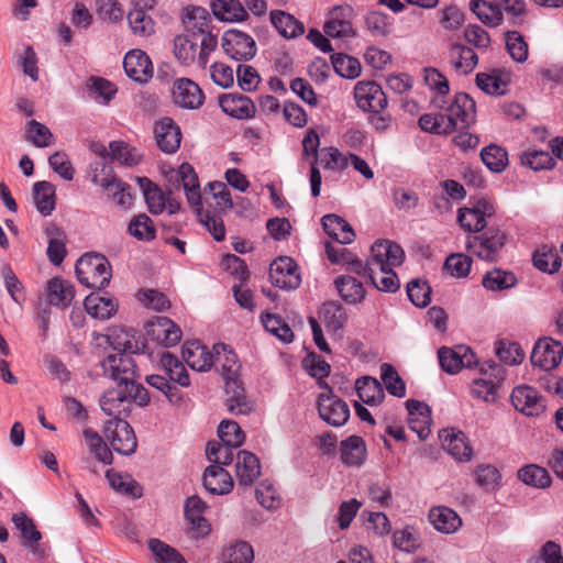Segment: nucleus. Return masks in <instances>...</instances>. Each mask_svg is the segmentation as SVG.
<instances>
[{
  "instance_id": "f257e3e1",
  "label": "nucleus",
  "mask_w": 563,
  "mask_h": 563,
  "mask_svg": "<svg viewBox=\"0 0 563 563\" xmlns=\"http://www.w3.org/2000/svg\"><path fill=\"white\" fill-rule=\"evenodd\" d=\"M495 213V206L484 198L457 211V222L461 228L472 233L466 236L465 249L472 255L487 262L498 260L508 238L506 232L498 228L490 227L483 231Z\"/></svg>"
},
{
  "instance_id": "f03ea898",
  "label": "nucleus",
  "mask_w": 563,
  "mask_h": 563,
  "mask_svg": "<svg viewBox=\"0 0 563 563\" xmlns=\"http://www.w3.org/2000/svg\"><path fill=\"white\" fill-rule=\"evenodd\" d=\"M108 340L118 353L108 354L99 362L100 375L115 382L120 387L129 388L130 396L134 398V402L139 406H147L151 401L147 389L134 380L136 377V364L131 355L133 344L128 331L113 332L108 335Z\"/></svg>"
},
{
  "instance_id": "7ed1b4c3",
  "label": "nucleus",
  "mask_w": 563,
  "mask_h": 563,
  "mask_svg": "<svg viewBox=\"0 0 563 563\" xmlns=\"http://www.w3.org/2000/svg\"><path fill=\"white\" fill-rule=\"evenodd\" d=\"M158 365L164 375H148L146 376V383L162 391L172 404H179L183 400V394L176 385L180 387H188L190 385L188 371L183 362L170 352L161 354Z\"/></svg>"
},
{
  "instance_id": "20e7f679",
  "label": "nucleus",
  "mask_w": 563,
  "mask_h": 563,
  "mask_svg": "<svg viewBox=\"0 0 563 563\" xmlns=\"http://www.w3.org/2000/svg\"><path fill=\"white\" fill-rule=\"evenodd\" d=\"M75 272L78 282L91 289H103L111 279V266L101 254L87 253L76 263Z\"/></svg>"
},
{
  "instance_id": "39448f33",
  "label": "nucleus",
  "mask_w": 563,
  "mask_h": 563,
  "mask_svg": "<svg viewBox=\"0 0 563 563\" xmlns=\"http://www.w3.org/2000/svg\"><path fill=\"white\" fill-rule=\"evenodd\" d=\"M183 22L184 33L197 36L202 41V57L206 51L217 49L218 34L213 33L212 19L207 9L201 7L186 8Z\"/></svg>"
},
{
  "instance_id": "423d86ee",
  "label": "nucleus",
  "mask_w": 563,
  "mask_h": 563,
  "mask_svg": "<svg viewBox=\"0 0 563 563\" xmlns=\"http://www.w3.org/2000/svg\"><path fill=\"white\" fill-rule=\"evenodd\" d=\"M174 56L183 66L197 65L199 68L205 69L209 62L210 53L213 51H206L202 58V41L191 34H178L174 38Z\"/></svg>"
},
{
  "instance_id": "0eeeda50",
  "label": "nucleus",
  "mask_w": 563,
  "mask_h": 563,
  "mask_svg": "<svg viewBox=\"0 0 563 563\" xmlns=\"http://www.w3.org/2000/svg\"><path fill=\"white\" fill-rule=\"evenodd\" d=\"M104 438L119 454L131 455L137 448V440L132 427L124 419H110L103 428Z\"/></svg>"
},
{
  "instance_id": "6e6552de",
  "label": "nucleus",
  "mask_w": 563,
  "mask_h": 563,
  "mask_svg": "<svg viewBox=\"0 0 563 563\" xmlns=\"http://www.w3.org/2000/svg\"><path fill=\"white\" fill-rule=\"evenodd\" d=\"M475 101L464 92L456 93L453 101L444 109L446 128L451 133L457 129L470 126L475 121Z\"/></svg>"
},
{
  "instance_id": "1a4fd4ad",
  "label": "nucleus",
  "mask_w": 563,
  "mask_h": 563,
  "mask_svg": "<svg viewBox=\"0 0 563 563\" xmlns=\"http://www.w3.org/2000/svg\"><path fill=\"white\" fill-rule=\"evenodd\" d=\"M327 393L318 396L317 407L320 418L332 427L343 426L350 418L347 404L333 394L332 388L324 384Z\"/></svg>"
},
{
  "instance_id": "9d476101",
  "label": "nucleus",
  "mask_w": 563,
  "mask_h": 563,
  "mask_svg": "<svg viewBox=\"0 0 563 563\" xmlns=\"http://www.w3.org/2000/svg\"><path fill=\"white\" fill-rule=\"evenodd\" d=\"M372 256L362 265V271H375L383 268H390L400 266L405 260V252L402 247L391 241L382 240L377 241L371 249Z\"/></svg>"
},
{
  "instance_id": "9b49d317",
  "label": "nucleus",
  "mask_w": 563,
  "mask_h": 563,
  "mask_svg": "<svg viewBox=\"0 0 563 563\" xmlns=\"http://www.w3.org/2000/svg\"><path fill=\"white\" fill-rule=\"evenodd\" d=\"M221 46L230 58L239 62L252 59L257 51L255 40L236 29L224 32Z\"/></svg>"
},
{
  "instance_id": "f8f14e48",
  "label": "nucleus",
  "mask_w": 563,
  "mask_h": 563,
  "mask_svg": "<svg viewBox=\"0 0 563 563\" xmlns=\"http://www.w3.org/2000/svg\"><path fill=\"white\" fill-rule=\"evenodd\" d=\"M438 357L441 368L451 375L457 374L463 367L473 368L478 365L475 353L470 346L463 344L441 347L438 351Z\"/></svg>"
},
{
  "instance_id": "ddd939ff",
  "label": "nucleus",
  "mask_w": 563,
  "mask_h": 563,
  "mask_svg": "<svg viewBox=\"0 0 563 563\" xmlns=\"http://www.w3.org/2000/svg\"><path fill=\"white\" fill-rule=\"evenodd\" d=\"M563 345L552 338L539 339L531 352V363L543 371L555 368L562 361Z\"/></svg>"
},
{
  "instance_id": "4468645a",
  "label": "nucleus",
  "mask_w": 563,
  "mask_h": 563,
  "mask_svg": "<svg viewBox=\"0 0 563 563\" xmlns=\"http://www.w3.org/2000/svg\"><path fill=\"white\" fill-rule=\"evenodd\" d=\"M357 107L366 112L383 111L387 107V97L375 81H358L354 87Z\"/></svg>"
},
{
  "instance_id": "2eb2a0df",
  "label": "nucleus",
  "mask_w": 563,
  "mask_h": 563,
  "mask_svg": "<svg viewBox=\"0 0 563 563\" xmlns=\"http://www.w3.org/2000/svg\"><path fill=\"white\" fill-rule=\"evenodd\" d=\"M269 278L274 286L286 290L296 289L301 283L298 266L288 256H280L271 264Z\"/></svg>"
},
{
  "instance_id": "dca6fc26",
  "label": "nucleus",
  "mask_w": 563,
  "mask_h": 563,
  "mask_svg": "<svg viewBox=\"0 0 563 563\" xmlns=\"http://www.w3.org/2000/svg\"><path fill=\"white\" fill-rule=\"evenodd\" d=\"M173 101L181 109L197 110L205 102V93L194 80L178 78L173 85Z\"/></svg>"
},
{
  "instance_id": "f3484780",
  "label": "nucleus",
  "mask_w": 563,
  "mask_h": 563,
  "mask_svg": "<svg viewBox=\"0 0 563 563\" xmlns=\"http://www.w3.org/2000/svg\"><path fill=\"white\" fill-rule=\"evenodd\" d=\"M154 136L158 148L166 154L176 153L183 137L179 125L169 117L155 122Z\"/></svg>"
},
{
  "instance_id": "a211bd4d",
  "label": "nucleus",
  "mask_w": 563,
  "mask_h": 563,
  "mask_svg": "<svg viewBox=\"0 0 563 563\" xmlns=\"http://www.w3.org/2000/svg\"><path fill=\"white\" fill-rule=\"evenodd\" d=\"M132 401L134 398L130 396L129 388L109 389L100 397V407L111 419H122V416H129Z\"/></svg>"
},
{
  "instance_id": "6ab92c4d",
  "label": "nucleus",
  "mask_w": 563,
  "mask_h": 563,
  "mask_svg": "<svg viewBox=\"0 0 563 563\" xmlns=\"http://www.w3.org/2000/svg\"><path fill=\"white\" fill-rule=\"evenodd\" d=\"M213 366H216L225 384L231 380H241V365L238 362L236 354L227 344L218 343L213 345Z\"/></svg>"
},
{
  "instance_id": "aec40b11",
  "label": "nucleus",
  "mask_w": 563,
  "mask_h": 563,
  "mask_svg": "<svg viewBox=\"0 0 563 563\" xmlns=\"http://www.w3.org/2000/svg\"><path fill=\"white\" fill-rule=\"evenodd\" d=\"M510 398L514 407L526 416H538L544 409L542 397L531 386L515 387Z\"/></svg>"
},
{
  "instance_id": "412c9836",
  "label": "nucleus",
  "mask_w": 563,
  "mask_h": 563,
  "mask_svg": "<svg viewBox=\"0 0 563 563\" xmlns=\"http://www.w3.org/2000/svg\"><path fill=\"white\" fill-rule=\"evenodd\" d=\"M442 448L460 462H467L472 457V448L467 443L464 432L454 428L442 429L439 432Z\"/></svg>"
},
{
  "instance_id": "4be33fe9",
  "label": "nucleus",
  "mask_w": 563,
  "mask_h": 563,
  "mask_svg": "<svg viewBox=\"0 0 563 563\" xmlns=\"http://www.w3.org/2000/svg\"><path fill=\"white\" fill-rule=\"evenodd\" d=\"M352 7L344 4L335 7L330 19L325 22L323 31L328 36L345 38L355 35V31L349 18L352 14Z\"/></svg>"
},
{
  "instance_id": "5701e85b",
  "label": "nucleus",
  "mask_w": 563,
  "mask_h": 563,
  "mask_svg": "<svg viewBox=\"0 0 563 563\" xmlns=\"http://www.w3.org/2000/svg\"><path fill=\"white\" fill-rule=\"evenodd\" d=\"M408 410V424L409 428L416 432L420 440H424L431 432V410L430 407L419 400L408 399L406 401Z\"/></svg>"
},
{
  "instance_id": "b1692460",
  "label": "nucleus",
  "mask_w": 563,
  "mask_h": 563,
  "mask_svg": "<svg viewBox=\"0 0 563 563\" xmlns=\"http://www.w3.org/2000/svg\"><path fill=\"white\" fill-rule=\"evenodd\" d=\"M219 106L224 113L240 120L252 119L256 113L254 102L244 95L224 93L219 97Z\"/></svg>"
},
{
  "instance_id": "393cba45",
  "label": "nucleus",
  "mask_w": 563,
  "mask_h": 563,
  "mask_svg": "<svg viewBox=\"0 0 563 563\" xmlns=\"http://www.w3.org/2000/svg\"><path fill=\"white\" fill-rule=\"evenodd\" d=\"M126 76L139 82H146L153 74L150 57L141 49L128 52L123 59Z\"/></svg>"
},
{
  "instance_id": "a878e982",
  "label": "nucleus",
  "mask_w": 563,
  "mask_h": 563,
  "mask_svg": "<svg viewBox=\"0 0 563 563\" xmlns=\"http://www.w3.org/2000/svg\"><path fill=\"white\" fill-rule=\"evenodd\" d=\"M318 317L329 333L342 338L347 316L341 303L335 301L324 302L318 312Z\"/></svg>"
},
{
  "instance_id": "bb28decb",
  "label": "nucleus",
  "mask_w": 563,
  "mask_h": 563,
  "mask_svg": "<svg viewBox=\"0 0 563 563\" xmlns=\"http://www.w3.org/2000/svg\"><path fill=\"white\" fill-rule=\"evenodd\" d=\"M91 181L107 190L108 196L122 208H129L132 205L131 187L126 183L117 178L115 176L99 177L93 175Z\"/></svg>"
},
{
  "instance_id": "cd10ccee",
  "label": "nucleus",
  "mask_w": 563,
  "mask_h": 563,
  "mask_svg": "<svg viewBox=\"0 0 563 563\" xmlns=\"http://www.w3.org/2000/svg\"><path fill=\"white\" fill-rule=\"evenodd\" d=\"M181 356L190 368L198 372H206L213 366V351L198 341L187 342L183 346Z\"/></svg>"
},
{
  "instance_id": "c85d7f7f",
  "label": "nucleus",
  "mask_w": 563,
  "mask_h": 563,
  "mask_svg": "<svg viewBox=\"0 0 563 563\" xmlns=\"http://www.w3.org/2000/svg\"><path fill=\"white\" fill-rule=\"evenodd\" d=\"M235 473L240 485L252 486L261 475L258 457L249 451H240L236 456Z\"/></svg>"
},
{
  "instance_id": "c756f323",
  "label": "nucleus",
  "mask_w": 563,
  "mask_h": 563,
  "mask_svg": "<svg viewBox=\"0 0 563 563\" xmlns=\"http://www.w3.org/2000/svg\"><path fill=\"white\" fill-rule=\"evenodd\" d=\"M202 481L205 488L213 495H225L233 488V479L230 473L221 466H208Z\"/></svg>"
},
{
  "instance_id": "7c9ffc66",
  "label": "nucleus",
  "mask_w": 563,
  "mask_h": 563,
  "mask_svg": "<svg viewBox=\"0 0 563 563\" xmlns=\"http://www.w3.org/2000/svg\"><path fill=\"white\" fill-rule=\"evenodd\" d=\"M174 174L176 180L183 185L188 203L192 207H199L201 205V192L194 167L189 163H183Z\"/></svg>"
},
{
  "instance_id": "2f4dec72",
  "label": "nucleus",
  "mask_w": 563,
  "mask_h": 563,
  "mask_svg": "<svg viewBox=\"0 0 563 563\" xmlns=\"http://www.w3.org/2000/svg\"><path fill=\"white\" fill-rule=\"evenodd\" d=\"M324 232L339 244H350L355 239L351 224L336 214H325L321 219Z\"/></svg>"
},
{
  "instance_id": "473e14b6",
  "label": "nucleus",
  "mask_w": 563,
  "mask_h": 563,
  "mask_svg": "<svg viewBox=\"0 0 563 563\" xmlns=\"http://www.w3.org/2000/svg\"><path fill=\"white\" fill-rule=\"evenodd\" d=\"M225 393L228 395L225 404L232 415H247L253 410L254 405L247 399L241 380L228 382Z\"/></svg>"
},
{
  "instance_id": "72a5a7b5",
  "label": "nucleus",
  "mask_w": 563,
  "mask_h": 563,
  "mask_svg": "<svg viewBox=\"0 0 563 563\" xmlns=\"http://www.w3.org/2000/svg\"><path fill=\"white\" fill-rule=\"evenodd\" d=\"M448 57L455 71L463 75L473 71L478 62L474 49L463 44H452L449 48Z\"/></svg>"
},
{
  "instance_id": "f704fd0d",
  "label": "nucleus",
  "mask_w": 563,
  "mask_h": 563,
  "mask_svg": "<svg viewBox=\"0 0 563 563\" xmlns=\"http://www.w3.org/2000/svg\"><path fill=\"white\" fill-rule=\"evenodd\" d=\"M46 291L49 305L62 309L70 306L75 297L73 284L59 277H54L47 282Z\"/></svg>"
},
{
  "instance_id": "c9c22d12",
  "label": "nucleus",
  "mask_w": 563,
  "mask_h": 563,
  "mask_svg": "<svg viewBox=\"0 0 563 563\" xmlns=\"http://www.w3.org/2000/svg\"><path fill=\"white\" fill-rule=\"evenodd\" d=\"M206 509V503L196 495L188 497L185 501V517L191 527L196 529L198 537H203L210 531V526L203 517Z\"/></svg>"
},
{
  "instance_id": "e433bc0d",
  "label": "nucleus",
  "mask_w": 563,
  "mask_h": 563,
  "mask_svg": "<svg viewBox=\"0 0 563 563\" xmlns=\"http://www.w3.org/2000/svg\"><path fill=\"white\" fill-rule=\"evenodd\" d=\"M210 5L213 15L223 22H242L249 16L240 0H212Z\"/></svg>"
},
{
  "instance_id": "4c0bfd02",
  "label": "nucleus",
  "mask_w": 563,
  "mask_h": 563,
  "mask_svg": "<svg viewBox=\"0 0 563 563\" xmlns=\"http://www.w3.org/2000/svg\"><path fill=\"white\" fill-rule=\"evenodd\" d=\"M33 200L36 210L43 216H51L56 205V188L46 180L36 181L33 185Z\"/></svg>"
},
{
  "instance_id": "58836bf2",
  "label": "nucleus",
  "mask_w": 563,
  "mask_h": 563,
  "mask_svg": "<svg viewBox=\"0 0 563 563\" xmlns=\"http://www.w3.org/2000/svg\"><path fill=\"white\" fill-rule=\"evenodd\" d=\"M341 461L347 466H361L366 459L365 441L358 435H351L340 444Z\"/></svg>"
},
{
  "instance_id": "ea45409f",
  "label": "nucleus",
  "mask_w": 563,
  "mask_h": 563,
  "mask_svg": "<svg viewBox=\"0 0 563 563\" xmlns=\"http://www.w3.org/2000/svg\"><path fill=\"white\" fill-rule=\"evenodd\" d=\"M271 22L276 31L285 38H296L305 32L303 23L285 11H272Z\"/></svg>"
},
{
  "instance_id": "a19ab883",
  "label": "nucleus",
  "mask_w": 563,
  "mask_h": 563,
  "mask_svg": "<svg viewBox=\"0 0 563 563\" xmlns=\"http://www.w3.org/2000/svg\"><path fill=\"white\" fill-rule=\"evenodd\" d=\"M358 398L366 405L374 406L383 401L385 394L382 384L372 376H363L355 382Z\"/></svg>"
},
{
  "instance_id": "79ce46f5",
  "label": "nucleus",
  "mask_w": 563,
  "mask_h": 563,
  "mask_svg": "<svg viewBox=\"0 0 563 563\" xmlns=\"http://www.w3.org/2000/svg\"><path fill=\"white\" fill-rule=\"evenodd\" d=\"M84 306L92 318L101 320L111 318L118 308V305L112 298L93 292L85 298Z\"/></svg>"
},
{
  "instance_id": "37998d69",
  "label": "nucleus",
  "mask_w": 563,
  "mask_h": 563,
  "mask_svg": "<svg viewBox=\"0 0 563 563\" xmlns=\"http://www.w3.org/2000/svg\"><path fill=\"white\" fill-rule=\"evenodd\" d=\"M334 285L341 298L347 303L356 305L365 298L363 284L353 276H339Z\"/></svg>"
},
{
  "instance_id": "c03bdc74",
  "label": "nucleus",
  "mask_w": 563,
  "mask_h": 563,
  "mask_svg": "<svg viewBox=\"0 0 563 563\" xmlns=\"http://www.w3.org/2000/svg\"><path fill=\"white\" fill-rule=\"evenodd\" d=\"M433 527L441 532L452 533L459 529L462 521L459 515L448 507H434L429 512Z\"/></svg>"
},
{
  "instance_id": "a18cd8bd",
  "label": "nucleus",
  "mask_w": 563,
  "mask_h": 563,
  "mask_svg": "<svg viewBox=\"0 0 563 563\" xmlns=\"http://www.w3.org/2000/svg\"><path fill=\"white\" fill-rule=\"evenodd\" d=\"M147 208L153 214H161L166 209V195L151 179L143 177L139 179Z\"/></svg>"
},
{
  "instance_id": "49530a36",
  "label": "nucleus",
  "mask_w": 563,
  "mask_h": 563,
  "mask_svg": "<svg viewBox=\"0 0 563 563\" xmlns=\"http://www.w3.org/2000/svg\"><path fill=\"white\" fill-rule=\"evenodd\" d=\"M154 327L153 334L165 346H174L181 339L180 328L169 318L158 317Z\"/></svg>"
},
{
  "instance_id": "de8ad7c7",
  "label": "nucleus",
  "mask_w": 563,
  "mask_h": 563,
  "mask_svg": "<svg viewBox=\"0 0 563 563\" xmlns=\"http://www.w3.org/2000/svg\"><path fill=\"white\" fill-rule=\"evenodd\" d=\"M362 272L365 276L369 278L371 283L380 291L396 292L400 287L398 276L394 272L393 267Z\"/></svg>"
},
{
  "instance_id": "09e8293b",
  "label": "nucleus",
  "mask_w": 563,
  "mask_h": 563,
  "mask_svg": "<svg viewBox=\"0 0 563 563\" xmlns=\"http://www.w3.org/2000/svg\"><path fill=\"white\" fill-rule=\"evenodd\" d=\"M90 453L104 465L113 463V455L103 438L93 429L87 428L82 432Z\"/></svg>"
},
{
  "instance_id": "8fccbe9b",
  "label": "nucleus",
  "mask_w": 563,
  "mask_h": 563,
  "mask_svg": "<svg viewBox=\"0 0 563 563\" xmlns=\"http://www.w3.org/2000/svg\"><path fill=\"white\" fill-rule=\"evenodd\" d=\"M482 284L487 290L501 291L515 287L517 278L511 272L494 268L484 275Z\"/></svg>"
},
{
  "instance_id": "3c124183",
  "label": "nucleus",
  "mask_w": 563,
  "mask_h": 563,
  "mask_svg": "<svg viewBox=\"0 0 563 563\" xmlns=\"http://www.w3.org/2000/svg\"><path fill=\"white\" fill-rule=\"evenodd\" d=\"M518 478L526 485L545 488L551 484V476L544 467L529 464L518 470Z\"/></svg>"
},
{
  "instance_id": "603ef678",
  "label": "nucleus",
  "mask_w": 563,
  "mask_h": 563,
  "mask_svg": "<svg viewBox=\"0 0 563 563\" xmlns=\"http://www.w3.org/2000/svg\"><path fill=\"white\" fill-rule=\"evenodd\" d=\"M128 233L139 241H152L156 236V229L147 214L140 213L131 219Z\"/></svg>"
},
{
  "instance_id": "864d4df0",
  "label": "nucleus",
  "mask_w": 563,
  "mask_h": 563,
  "mask_svg": "<svg viewBox=\"0 0 563 563\" xmlns=\"http://www.w3.org/2000/svg\"><path fill=\"white\" fill-rule=\"evenodd\" d=\"M481 158L484 165L494 173L503 172L508 165L507 152L496 145L490 144L481 151Z\"/></svg>"
},
{
  "instance_id": "5fc2aeb1",
  "label": "nucleus",
  "mask_w": 563,
  "mask_h": 563,
  "mask_svg": "<svg viewBox=\"0 0 563 563\" xmlns=\"http://www.w3.org/2000/svg\"><path fill=\"white\" fill-rule=\"evenodd\" d=\"M470 8L476 16L488 26H497L503 21V14L495 3L492 4L484 0H472Z\"/></svg>"
},
{
  "instance_id": "6e6d98bb",
  "label": "nucleus",
  "mask_w": 563,
  "mask_h": 563,
  "mask_svg": "<svg viewBox=\"0 0 563 563\" xmlns=\"http://www.w3.org/2000/svg\"><path fill=\"white\" fill-rule=\"evenodd\" d=\"M12 522L21 532L23 545L26 543H36L42 539V533L36 528L34 520L30 518L25 512L13 514Z\"/></svg>"
},
{
  "instance_id": "4d7b16f0",
  "label": "nucleus",
  "mask_w": 563,
  "mask_h": 563,
  "mask_svg": "<svg viewBox=\"0 0 563 563\" xmlns=\"http://www.w3.org/2000/svg\"><path fill=\"white\" fill-rule=\"evenodd\" d=\"M106 477L109 482V485L118 493H122L133 497L141 496V487L140 485L133 481L130 476H124L113 470H108L106 472Z\"/></svg>"
},
{
  "instance_id": "13d9d810",
  "label": "nucleus",
  "mask_w": 563,
  "mask_h": 563,
  "mask_svg": "<svg viewBox=\"0 0 563 563\" xmlns=\"http://www.w3.org/2000/svg\"><path fill=\"white\" fill-rule=\"evenodd\" d=\"M109 148L111 158L123 165L135 166L142 159V155L137 152V150L130 147L129 144L123 141L111 142L109 144Z\"/></svg>"
},
{
  "instance_id": "bf43d9fd",
  "label": "nucleus",
  "mask_w": 563,
  "mask_h": 563,
  "mask_svg": "<svg viewBox=\"0 0 563 563\" xmlns=\"http://www.w3.org/2000/svg\"><path fill=\"white\" fill-rule=\"evenodd\" d=\"M233 445H227L224 442L210 441L207 443L206 454L208 460L214 466H227L233 462Z\"/></svg>"
},
{
  "instance_id": "052dcab7",
  "label": "nucleus",
  "mask_w": 563,
  "mask_h": 563,
  "mask_svg": "<svg viewBox=\"0 0 563 563\" xmlns=\"http://www.w3.org/2000/svg\"><path fill=\"white\" fill-rule=\"evenodd\" d=\"M380 378L390 395L398 398L405 397L406 385L393 365L384 363L380 366Z\"/></svg>"
},
{
  "instance_id": "680f3d73",
  "label": "nucleus",
  "mask_w": 563,
  "mask_h": 563,
  "mask_svg": "<svg viewBox=\"0 0 563 563\" xmlns=\"http://www.w3.org/2000/svg\"><path fill=\"white\" fill-rule=\"evenodd\" d=\"M393 543L395 548L408 553L415 552L421 545L419 533L409 526L394 531Z\"/></svg>"
},
{
  "instance_id": "e2e57ef3",
  "label": "nucleus",
  "mask_w": 563,
  "mask_h": 563,
  "mask_svg": "<svg viewBox=\"0 0 563 563\" xmlns=\"http://www.w3.org/2000/svg\"><path fill=\"white\" fill-rule=\"evenodd\" d=\"M331 62L338 75L343 78L354 79L361 74L360 62L346 54H332Z\"/></svg>"
},
{
  "instance_id": "0e129e2a",
  "label": "nucleus",
  "mask_w": 563,
  "mask_h": 563,
  "mask_svg": "<svg viewBox=\"0 0 563 563\" xmlns=\"http://www.w3.org/2000/svg\"><path fill=\"white\" fill-rule=\"evenodd\" d=\"M88 89L91 97L103 104L109 103L117 93L114 85L101 77H91L89 79Z\"/></svg>"
},
{
  "instance_id": "69168bd1",
  "label": "nucleus",
  "mask_w": 563,
  "mask_h": 563,
  "mask_svg": "<svg viewBox=\"0 0 563 563\" xmlns=\"http://www.w3.org/2000/svg\"><path fill=\"white\" fill-rule=\"evenodd\" d=\"M506 48L511 58L517 63H523L528 58V44L525 37L517 31L505 33Z\"/></svg>"
},
{
  "instance_id": "338daca9",
  "label": "nucleus",
  "mask_w": 563,
  "mask_h": 563,
  "mask_svg": "<svg viewBox=\"0 0 563 563\" xmlns=\"http://www.w3.org/2000/svg\"><path fill=\"white\" fill-rule=\"evenodd\" d=\"M365 24L373 36H386L391 31L393 20L380 11H371L365 16Z\"/></svg>"
},
{
  "instance_id": "774afa93",
  "label": "nucleus",
  "mask_w": 563,
  "mask_h": 563,
  "mask_svg": "<svg viewBox=\"0 0 563 563\" xmlns=\"http://www.w3.org/2000/svg\"><path fill=\"white\" fill-rule=\"evenodd\" d=\"M224 563H251L254 559V551L245 541L230 545L223 554Z\"/></svg>"
}]
</instances>
